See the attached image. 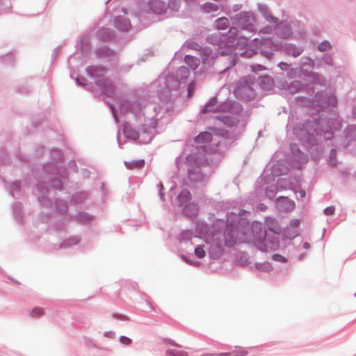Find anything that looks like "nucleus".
<instances>
[{
  "label": "nucleus",
  "instance_id": "26",
  "mask_svg": "<svg viewBox=\"0 0 356 356\" xmlns=\"http://www.w3.org/2000/svg\"><path fill=\"white\" fill-rule=\"evenodd\" d=\"M266 268H267V270H270V264H266Z\"/></svg>",
  "mask_w": 356,
  "mask_h": 356
},
{
  "label": "nucleus",
  "instance_id": "27",
  "mask_svg": "<svg viewBox=\"0 0 356 356\" xmlns=\"http://www.w3.org/2000/svg\"><path fill=\"white\" fill-rule=\"evenodd\" d=\"M263 80H266V81H270V79H268V77H265V78H264V79H263Z\"/></svg>",
  "mask_w": 356,
  "mask_h": 356
},
{
  "label": "nucleus",
  "instance_id": "13",
  "mask_svg": "<svg viewBox=\"0 0 356 356\" xmlns=\"http://www.w3.org/2000/svg\"><path fill=\"white\" fill-rule=\"evenodd\" d=\"M107 32L108 30L105 29L99 31V36L102 40H108L112 37L110 33H107Z\"/></svg>",
  "mask_w": 356,
  "mask_h": 356
},
{
  "label": "nucleus",
  "instance_id": "20",
  "mask_svg": "<svg viewBox=\"0 0 356 356\" xmlns=\"http://www.w3.org/2000/svg\"><path fill=\"white\" fill-rule=\"evenodd\" d=\"M120 342L124 345H129L131 343V340L127 337H121Z\"/></svg>",
  "mask_w": 356,
  "mask_h": 356
},
{
  "label": "nucleus",
  "instance_id": "5",
  "mask_svg": "<svg viewBox=\"0 0 356 356\" xmlns=\"http://www.w3.org/2000/svg\"><path fill=\"white\" fill-rule=\"evenodd\" d=\"M178 200L181 204H186L191 199V194L188 190H183L178 195Z\"/></svg>",
  "mask_w": 356,
  "mask_h": 356
},
{
  "label": "nucleus",
  "instance_id": "1",
  "mask_svg": "<svg viewBox=\"0 0 356 356\" xmlns=\"http://www.w3.org/2000/svg\"><path fill=\"white\" fill-rule=\"evenodd\" d=\"M246 231L251 233L243 238L241 236H238L240 241L246 243L253 242L257 244L262 242L266 236V232L263 229L261 223L259 222H254L252 224L251 228L247 227Z\"/></svg>",
  "mask_w": 356,
  "mask_h": 356
},
{
  "label": "nucleus",
  "instance_id": "15",
  "mask_svg": "<svg viewBox=\"0 0 356 356\" xmlns=\"http://www.w3.org/2000/svg\"><path fill=\"white\" fill-rule=\"evenodd\" d=\"M229 233L225 234V243L227 245L232 246L236 243V239L234 238V236H232L231 238L229 239L227 238V235H229Z\"/></svg>",
  "mask_w": 356,
  "mask_h": 356
},
{
  "label": "nucleus",
  "instance_id": "11",
  "mask_svg": "<svg viewBox=\"0 0 356 356\" xmlns=\"http://www.w3.org/2000/svg\"><path fill=\"white\" fill-rule=\"evenodd\" d=\"M216 98L212 99L204 107L203 110V113L215 111V109L213 108V106L216 104Z\"/></svg>",
  "mask_w": 356,
  "mask_h": 356
},
{
  "label": "nucleus",
  "instance_id": "7",
  "mask_svg": "<svg viewBox=\"0 0 356 356\" xmlns=\"http://www.w3.org/2000/svg\"><path fill=\"white\" fill-rule=\"evenodd\" d=\"M229 25V20L226 17H221L216 21V27L218 29H226Z\"/></svg>",
  "mask_w": 356,
  "mask_h": 356
},
{
  "label": "nucleus",
  "instance_id": "30",
  "mask_svg": "<svg viewBox=\"0 0 356 356\" xmlns=\"http://www.w3.org/2000/svg\"><path fill=\"white\" fill-rule=\"evenodd\" d=\"M277 32L279 34H281V33L280 32V28L277 29Z\"/></svg>",
  "mask_w": 356,
  "mask_h": 356
},
{
  "label": "nucleus",
  "instance_id": "18",
  "mask_svg": "<svg viewBox=\"0 0 356 356\" xmlns=\"http://www.w3.org/2000/svg\"><path fill=\"white\" fill-rule=\"evenodd\" d=\"M273 259L277 261L285 262L286 259L280 254H275L273 256Z\"/></svg>",
  "mask_w": 356,
  "mask_h": 356
},
{
  "label": "nucleus",
  "instance_id": "29",
  "mask_svg": "<svg viewBox=\"0 0 356 356\" xmlns=\"http://www.w3.org/2000/svg\"><path fill=\"white\" fill-rule=\"evenodd\" d=\"M304 246H305V248H307V246H308V243H305L304 244Z\"/></svg>",
  "mask_w": 356,
  "mask_h": 356
},
{
  "label": "nucleus",
  "instance_id": "19",
  "mask_svg": "<svg viewBox=\"0 0 356 356\" xmlns=\"http://www.w3.org/2000/svg\"><path fill=\"white\" fill-rule=\"evenodd\" d=\"M168 356H183L184 354L181 353L174 352L172 350H168L166 352Z\"/></svg>",
  "mask_w": 356,
  "mask_h": 356
},
{
  "label": "nucleus",
  "instance_id": "28",
  "mask_svg": "<svg viewBox=\"0 0 356 356\" xmlns=\"http://www.w3.org/2000/svg\"><path fill=\"white\" fill-rule=\"evenodd\" d=\"M159 188H161V189L163 188V184L161 183L159 184Z\"/></svg>",
  "mask_w": 356,
  "mask_h": 356
},
{
  "label": "nucleus",
  "instance_id": "17",
  "mask_svg": "<svg viewBox=\"0 0 356 356\" xmlns=\"http://www.w3.org/2000/svg\"><path fill=\"white\" fill-rule=\"evenodd\" d=\"M144 161H137L132 163V166L131 168H142L144 165Z\"/></svg>",
  "mask_w": 356,
  "mask_h": 356
},
{
  "label": "nucleus",
  "instance_id": "3",
  "mask_svg": "<svg viewBox=\"0 0 356 356\" xmlns=\"http://www.w3.org/2000/svg\"><path fill=\"white\" fill-rule=\"evenodd\" d=\"M115 24L117 27L122 31H128L131 27L130 22L124 17H117Z\"/></svg>",
  "mask_w": 356,
  "mask_h": 356
},
{
  "label": "nucleus",
  "instance_id": "8",
  "mask_svg": "<svg viewBox=\"0 0 356 356\" xmlns=\"http://www.w3.org/2000/svg\"><path fill=\"white\" fill-rule=\"evenodd\" d=\"M185 61L186 63L191 65V67L193 70L196 69L199 65V60L193 56H186L185 58Z\"/></svg>",
  "mask_w": 356,
  "mask_h": 356
},
{
  "label": "nucleus",
  "instance_id": "2",
  "mask_svg": "<svg viewBox=\"0 0 356 356\" xmlns=\"http://www.w3.org/2000/svg\"><path fill=\"white\" fill-rule=\"evenodd\" d=\"M148 8L154 13L161 14L165 11L166 6L165 3L159 0H151L148 3Z\"/></svg>",
  "mask_w": 356,
  "mask_h": 356
},
{
  "label": "nucleus",
  "instance_id": "22",
  "mask_svg": "<svg viewBox=\"0 0 356 356\" xmlns=\"http://www.w3.org/2000/svg\"><path fill=\"white\" fill-rule=\"evenodd\" d=\"M284 201L286 202V203L288 204L289 206V209H292L294 207V204L293 202H291L288 200H286V199H284Z\"/></svg>",
  "mask_w": 356,
  "mask_h": 356
},
{
  "label": "nucleus",
  "instance_id": "24",
  "mask_svg": "<svg viewBox=\"0 0 356 356\" xmlns=\"http://www.w3.org/2000/svg\"><path fill=\"white\" fill-rule=\"evenodd\" d=\"M300 54H301V51H300V50H298V51H296V52L293 53V56H299Z\"/></svg>",
  "mask_w": 356,
  "mask_h": 356
},
{
  "label": "nucleus",
  "instance_id": "16",
  "mask_svg": "<svg viewBox=\"0 0 356 356\" xmlns=\"http://www.w3.org/2000/svg\"><path fill=\"white\" fill-rule=\"evenodd\" d=\"M330 45L327 42H323L321 43L318 46V49L321 51H326L327 49H330Z\"/></svg>",
  "mask_w": 356,
  "mask_h": 356
},
{
  "label": "nucleus",
  "instance_id": "21",
  "mask_svg": "<svg viewBox=\"0 0 356 356\" xmlns=\"http://www.w3.org/2000/svg\"><path fill=\"white\" fill-rule=\"evenodd\" d=\"M334 212V207H328L325 209V213L327 215H332Z\"/></svg>",
  "mask_w": 356,
  "mask_h": 356
},
{
  "label": "nucleus",
  "instance_id": "14",
  "mask_svg": "<svg viewBox=\"0 0 356 356\" xmlns=\"http://www.w3.org/2000/svg\"><path fill=\"white\" fill-rule=\"evenodd\" d=\"M195 254L198 258H203L205 256L206 252L202 247L198 246L195 249Z\"/></svg>",
  "mask_w": 356,
  "mask_h": 356
},
{
  "label": "nucleus",
  "instance_id": "23",
  "mask_svg": "<svg viewBox=\"0 0 356 356\" xmlns=\"http://www.w3.org/2000/svg\"><path fill=\"white\" fill-rule=\"evenodd\" d=\"M216 356H229V353H216Z\"/></svg>",
  "mask_w": 356,
  "mask_h": 356
},
{
  "label": "nucleus",
  "instance_id": "6",
  "mask_svg": "<svg viewBox=\"0 0 356 356\" xmlns=\"http://www.w3.org/2000/svg\"><path fill=\"white\" fill-rule=\"evenodd\" d=\"M198 209L197 205L191 204L188 206L185 207L184 209V212L186 215L189 216H195L197 213Z\"/></svg>",
  "mask_w": 356,
  "mask_h": 356
},
{
  "label": "nucleus",
  "instance_id": "25",
  "mask_svg": "<svg viewBox=\"0 0 356 356\" xmlns=\"http://www.w3.org/2000/svg\"><path fill=\"white\" fill-rule=\"evenodd\" d=\"M202 356H216V353H207V354H204Z\"/></svg>",
  "mask_w": 356,
  "mask_h": 356
},
{
  "label": "nucleus",
  "instance_id": "10",
  "mask_svg": "<svg viewBox=\"0 0 356 356\" xmlns=\"http://www.w3.org/2000/svg\"><path fill=\"white\" fill-rule=\"evenodd\" d=\"M248 354V350L241 347H238L234 350L229 352V356H247Z\"/></svg>",
  "mask_w": 356,
  "mask_h": 356
},
{
  "label": "nucleus",
  "instance_id": "12",
  "mask_svg": "<svg viewBox=\"0 0 356 356\" xmlns=\"http://www.w3.org/2000/svg\"><path fill=\"white\" fill-rule=\"evenodd\" d=\"M44 310L40 307H35L31 310V315L33 317L42 316L44 314Z\"/></svg>",
  "mask_w": 356,
  "mask_h": 356
},
{
  "label": "nucleus",
  "instance_id": "4",
  "mask_svg": "<svg viewBox=\"0 0 356 356\" xmlns=\"http://www.w3.org/2000/svg\"><path fill=\"white\" fill-rule=\"evenodd\" d=\"M212 140V135L209 132H203L197 136L195 140L197 143L209 142Z\"/></svg>",
  "mask_w": 356,
  "mask_h": 356
},
{
  "label": "nucleus",
  "instance_id": "9",
  "mask_svg": "<svg viewBox=\"0 0 356 356\" xmlns=\"http://www.w3.org/2000/svg\"><path fill=\"white\" fill-rule=\"evenodd\" d=\"M202 8L203 10L206 13L217 11L218 10V7L217 5L210 2L205 3Z\"/></svg>",
  "mask_w": 356,
  "mask_h": 356
}]
</instances>
